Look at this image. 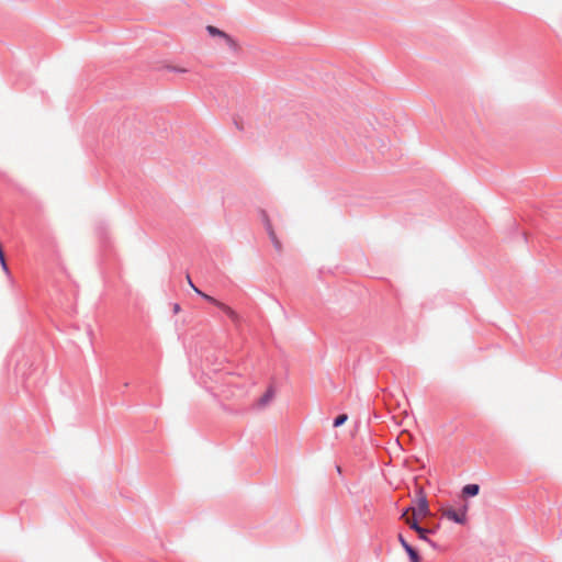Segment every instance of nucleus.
<instances>
[{"label":"nucleus","instance_id":"obj_3","mask_svg":"<svg viewBox=\"0 0 562 562\" xmlns=\"http://www.w3.org/2000/svg\"><path fill=\"white\" fill-rule=\"evenodd\" d=\"M467 512H468V505L464 504L458 510H456L453 508L447 509L443 515L449 520H452L456 524L464 525L467 522Z\"/></svg>","mask_w":562,"mask_h":562},{"label":"nucleus","instance_id":"obj_15","mask_svg":"<svg viewBox=\"0 0 562 562\" xmlns=\"http://www.w3.org/2000/svg\"><path fill=\"white\" fill-rule=\"evenodd\" d=\"M417 536H418V539L427 542L429 541V537H428V529L427 527H423L420 526L419 529L416 531Z\"/></svg>","mask_w":562,"mask_h":562},{"label":"nucleus","instance_id":"obj_22","mask_svg":"<svg viewBox=\"0 0 562 562\" xmlns=\"http://www.w3.org/2000/svg\"><path fill=\"white\" fill-rule=\"evenodd\" d=\"M97 232L100 236H103L105 234V227L103 225H100L97 227Z\"/></svg>","mask_w":562,"mask_h":562},{"label":"nucleus","instance_id":"obj_12","mask_svg":"<svg viewBox=\"0 0 562 562\" xmlns=\"http://www.w3.org/2000/svg\"><path fill=\"white\" fill-rule=\"evenodd\" d=\"M268 235H269V238L273 245V247L276 248L277 251H280L281 250V241L278 239L277 235H276V232L274 229L273 231H270L268 232Z\"/></svg>","mask_w":562,"mask_h":562},{"label":"nucleus","instance_id":"obj_25","mask_svg":"<svg viewBox=\"0 0 562 562\" xmlns=\"http://www.w3.org/2000/svg\"><path fill=\"white\" fill-rule=\"evenodd\" d=\"M173 311H175V313H178L180 311V305L179 304H175Z\"/></svg>","mask_w":562,"mask_h":562},{"label":"nucleus","instance_id":"obj_6","mask_svg":"<svg viewBox=\"0 0 562 562\" xmlns=\"http://www.w3.org/2000/svg\"><path fill=\"white\" fill-rule=\"evenodd\" d=\"M218 308L224 312L227 317L234 323V324H238L240 322V316L238 315V313L236 311H234L231 306L226 305L225 303H221V305L218 306Z\"/></svg>","mask_w":562,"mask_h":562},{"label":"nucleus","instance_id":"obj_18","mask_svg":"<svg viewBox=\"0 0 562 562\" xmlns=\"http://www.w3.org/2000/svg\"><path fill=\"white\" fill-rule=\"evenodd\" d=\"M0 263H1V267H2L3 271L9 273V267L7 265L5 256H4V251L3 250H2V255L0 254Z\"/></svg>","mask_w":562,"mask_h":562},{"label":"nucleus","instance_id":"obj_4","mask_svg":"<svg viewBox=\"0 0 562 562\" xmlns=\"http://www.w3.org/2000/svg\"><path fill=\"white\" fill-rule=\"evenodd\" d=\"M397 540L405 553L407 554L409 562H422V557L416 548H414L402 533L397 535Z\"/></svg>","mask_w":562,"mask_h":562},{"label":"nucleus","instance_id":"obj_27","mask_svg":"<svg viewBox=\"0 0 562 562\" xmlns=\"http://www.w3.org/2000/svg\"><path fill=\"white\" fill-rule=\"evenodd\" d=\"M196 294L200 295V293H203L201 290H199L195 285L192 288Z\"/></svg>","mask_w":562,"mask_h":562},{"label":"nucleus","instance_id":"obj_26","mask_svg":"<svg viewBox=\"0 0 562 562\" xmlns=\"http://www.w3.org/2000/svg\"><path fill=\"white\" fill-rule=\"evenodd\" d=\"M196 294L200 295V293H203L201 290H199L195 285L192 288Z\"/></svg>","mask_w":562,"mask_h":562},{"label":"nucleus","instance_id":"obj_1","mask_svg":"<svg viewBox=\"0 0 562 562\" xmlns=\"http://www.w3.org/2000/svg\"><path fill=\"white\" fill-rule=\"evenodd\" d=\"M207 34L212 37H215V36H218L221 37L225 45L229 48L231 52L233 53H237L238 49H239V46H238V43L229 35L227 34L226 32L220 30L218 27L216 26H213V25H207L205 27Z\"/></svg>","mask_w":562,"mask_h":562},{"label":"nucleus","instance_id":"obj_23","mask_svg":"<svg viewBox=\"0 0 562 562\" xmlns=\"http://www.w3.org/2000/svg\"><path fill=\"white\" fill-rule=\"evenodd\" d=\"M234 124H235V126H236L239 131H243V130H244L243 125H241V124L239 123V121H237L236 119L234 120Z\"/></svg>","mask_w":562,"mask_h":562},{"label":"nucleus","instance_id":"obj_7","mask_svg":"<svg viewBox=\"0 0 562 562\" xmlns=\"http://www.w3.org/2000/svg\"><path fill=\"white\" fill-rule=\"evenodd\" d=\"M218 308L224 312L227 317L234 323V324H238L240 322V316L238 315V313L236 311H234L231 306L226 305L225 303H221V305L218 306Z\"/></svg>","mask_w":562,"mask_h":562},{"label":"nucleus","instance_id":"obj_11","mask_svg":"<svg viewBox=\"0 0 562 562\" xmlns=\"http://www.w3.org/2000/svg\"><path fill=\"white\" fill-rule=\"evenodd\" d=\"M348 420V415L346 413H341L337 415L333 420V427L338 428L342 426Z\"/></svg>","mask_w":562,"mask_h":562},{"label":"nucleus","instance_id":"obj_14","mask_svg":"<svg viewBox=\"0 0 562 562\" xmlns=\"http://www.w3.org/2000/svg\"><path fill=\"white\" fill-rule=\"evenodd\" d=\"M261 218H262V222H263L267 233L270 231H273L272 224H271L270 218L266 211H261Z\"/></svg>","mask_w":562,"mask_h":562},{"label":"nucleus","instance_id":"obj_16","mask_svg":"<svg viewBox=\"0 0 562 562\" xmlns=\"http://www.w3.org/2000/svg\"><path fill=\"white\" fill-rule=\"evenodd\" d=\"M200 296H201L202 299H204L205 301H207L209 303H211V304L215 305L217 308H218V306H220V305H221V303H222V302H221V301H218L217 299H215V297H213V296H211V295H209V294H206V293H200Z\"/></svg>","mask_w":562,"mask_h":562},{"label":"nucleus","instance_id":"obj_10","mask_svg":"<svg viewBox=\"0 0 562 562\" xmlns=\"http://www.w3.org/2000/svg\"><path fill=\"white\" fill-rule=\"evenodd\" d=\"M405 524L408 526V528L413 531H417L419 527L422 526L418 520V516L413 515L412 518H408L405 520Z\"/></svg>","mask_w":562,"mask_h":562},{"label":"nucleus","instance_id":"obj_20","mask_svg":"<svg viewBox=\"0 0 562 562\" xmlns=\"http://www.w3.org/2000/svg\"><path fill=\"white\" fill-rule=\"evenodd\" d=\"M426 543H428L434 550H440V547L437 542H435L434 540H431L429 538V541H427Z\"/></svg>","mask_w":562,"mask_h":562},{"label":"nucleus","instance_id":"obj_24","mask_svg":"<svg viewBox=\"0 0 562 562\" xmlns=\"http://www.w3.org/2000/svg\"><path fill=\"white\" fill-rule=\"evenodd\" d=\"M187 279H188V282H189L190 286L193 288L194 284H193V281L191 280L189 274L187 276Z\"/></svg>","mask_w":562,"mask_h":562},{"label":"nucleus","instance_id":"obj_17","mask_svg":"<svg viewBox=\"0 0 562 562\" xmlns=\"http://www.w3.org/2000/svg\"><path fill=\"white\" fill-rule=\"evenodd\" d=\"M414 509H415V506H414V505H411V506L405 507V508L402 510L401 515H400V519H401V520H404V521H405L406 519H408L407 515H408L409 513H413V514H414Z\"/></svg>","mask_w":562,"mask_h":562},{"label":"nucleus","instance_id":"obj_13","mask_svg":"<svg viewBox=\"0 0 562 562\" xmlns=\"http://www.w3.org/2000/svg\"><path fill=\"white\" fill-rule=\"evenodd\" d=\"M261 218H262V222H263L267 233L270 231H273L272 224H271L270 218L266 211H261Z\"/></svg>","mask_w":562,"mask_h":562},{"label":"nucleus","instance_id":"obj_19","mask_svg":"<svg viewBox=\"0 0 562 562\" xmlns=\"http://www.w3.org/2000/svg\"><path fill=\"white\" fill-rule=\"evenodd\" d=\"M439 528H440V525L439 524H435L434 526L427 528L428 529V533L435 535V533L438 532Z\"/></svg>","mask_w":562,"mask_h":562},{"label":"nucleus","instance_id":"obj_8","mask_svg":"<svg viewBox=\"0 0 562 562\" xmlns=\"http://www.w3.org/2000/svg\"><path fill=\"white\" fill-rule=\"evenodd\" d=\"M218 308L224 312L227 317L234 323V324H238L240 322V316L238 315V313L236 311H234L231 306L226 305L225 303H221V305L218 306Z\"/></svg>","mask_w":562,"mask_h":562},{"label":"nucleus","instance_id":"obj_2","mask_svg":"<svg viewBox=\"0 0 562 562\" xmlns=\"http://www.w3.org/2000/svg\"><path fill=\"white\" fill-rule=\"evenodd\" d=\"M415 501H416V506L414 509L415 516L426 517V516L430 515L429 503H428V499H427L424 488H422V487L417 488Z\"/></svg>","mask_w":562,"mask_h":562},{"label":"nucleus","instance_id":"obj_5","mask_svg":"<svg viewBox=\"0 0 562 562\" xmlns=\"http://www.w3.org/2000/svg\"><path fill=\"white\" fill-rule=\"evenodd\" d=\"M480 485L476 483H470L462 487L461 494L464 498L475 497L480 493Z\"/></svg>","mask_w":562,"mask_h":562},{"label":"nucleus","instance_id":"obj_21","mask_svg":"<svg viewBox=\"0 0 562 562\" xmlns=\"http://www.w3.org/2000/svg\"><path fill=\"white\" fill-rule=\"evenodd\" d=\"M168 69H169L170 71L180 72V74H182V72H186V71H187L184 68H179V67H175V66L168 67Z\"/></svg>","mask_w":562,"mask_h":562},{"label":"nucleus","instance_id":"obj_9","mask_svg":"<svg viewBox=\"0 0 562 562\" xmlns=\"http://www.w3.org/2000/svg\"><path fill=\"white\" fill-rule=\"evenodd\" d=\"M273 396H274V390L272 386H269L266 390V392L262 394V396L259 398V405L265 406L272 400Z\"/></svg>","mask_w":562,"mask_h":562},{"label":"nucleus","instance_id":"obj_28","mask_svg":"<svg viewBox=\"0 0 562 562\" xmlns=\"http://www.w3.org/2000/svg\"><path fill=\"white\" fill-rule=\"evenodd\" d=\"M521 237H522L524 241H526V243H527V235H526V233H522V234H521Z\"/></svg>","mask_w":562,"mask_h":562}]
</instances>
